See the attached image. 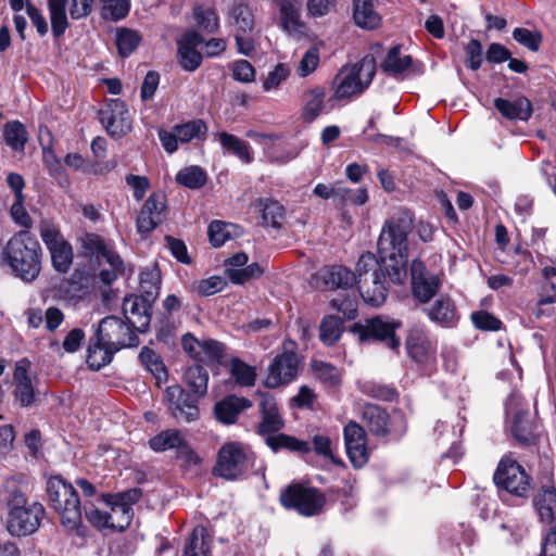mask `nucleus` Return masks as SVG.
<instances>
[{
  "label": "nucleus",
  "instance_id": "23",
  "mask_svg": "<svg viewBox=\"0 0 556 556\" xmlns=\"http://www.w3.org/2000/svg\"><path fill=\"white\" fill-rule=\"evenodd\" d=\"M260 410L262 420L257 427V433L266 439L267 435H276L285 426L276 401L273 396L264 394L261 397Z\"/></svg>",
  "mask_w": 556,
  "mask_h": 556
},
{
  "label": "nucleus",
  "instance_id": "40",
  "mask_svg": "<svg viewBox=\"0 0 556 556\" xmlns=\"http://www.w3.org/2000/svg\"><path fill=\"white\" fill-rule=\"evenodd\" d=\"M115 352L114 349L98 340L96 336V342L88 348L87 363L90 368L99 370L112 361Z\"/></svg>",
  "mask_w": 556,
  "mask_h": 556
},
{
  "label": "nucleus",
  "instance_id": "52",
  "mask_svg": "<svg viewBox=\"0 0 556 556\" xmlns=\"http://www.w3.org/2000/svg\"><path fill=\"white\" fill-rule=\"evenodd\" d=\"M264 267L258 263H252L242 268H226V275L231 282L242 285L263 275Z\"/></svg>",
  "mask_w": 556,
  "mask_h": 556
},
{
  "label": "nucleus",
  "instance_id": "7",
  "mask_svg": "<svg viewBox=\"0 0 556 556\" xmlns=\"http://www.w3.org/2000/svg\"><path fill=\"white\" fill-rule=\"evenodd\" d=\"M45 514L39 503L26 505L22 494H15L8 517V531L14 536H25L34 533L40 526Z\"/></svg>",
  "mask_w": 556,
  "mask_h": 556
},
{
  "label": "nucleus",
  "instance_id": "62",
  "mask_svg": "<svg viewBox=\"0 0 556 556\" xmlns=\"http://www.w3.org/2000/svg\"><path fill=\"white\" fill-rule=\"evenodd\" d=\"M290 76V68L287 64L278 63L273 71H270L263 83V89L270 91L277 89L281 83L287 80Z\"/></svg>",
  "mask_w": 556,
  "mask_h": 556
},
{
  "label": "nucleus",
  "instance_id": "15",
  "mask_svg": "<svg viewBox=\"0 0 556 556\" xmlns=\"http://www.w3.org/2000/svg\"><path fill=\"white\" fill-rule=\"evenodd\" d=\"M31 363L28 358H21L15 363L13 370V395L22 407L36 404L38 391L30 375Z\"/></svg>",
  "mask_w": 556,
  "mask_h": 556
},
{
  "label": "nucleus",
  "instance_id": "1",
  "mask_svg": "<svg viewBox=\"0 0 556 556\" xmlns=\"http://www.w3.org/2000/svg\"><path fill=\"white\" fill-rule=\"evenodd\" d=\"M409 212H399L388 219L378 239V255L363 253L357 262L358 289L363 300L380 306L387 299L389 286L404 282L407 271V236L413 229Z\"/></svg>",
  "mask_w": 556,
  "mask_h": 556
},
{
  "label": "nucleus",
  "instance_id": "31",
  "mask_svg": "<svg viewBox=\"0 0 556 556\" xmlns=\"http://www.w3.org/2000/svg\"><path fill=\"white\" fill-rule=\"evenodd\" d=\"M251 406L252 403L248 399L230 395L215 405V415L223 424L231 425L242 410Z\"/></svg>",
  "mask_w": 556,
  "mask_h": 556
},
{
  "label": "nucleus",
  "instance_id": "63",
  "mask_svg": "<svg viewBox=\"0 0 556 556\" xmlns=\"http://www.w3.org/2000/svg\"><path fill=\"white\" fill-rule=\"evenodd\" d=\"M226 286V281L218 276H212L206 279L194 282L193 289L203 296L213 295L222 291Z\"/></svg>",
  "mask_w": 556,
  "mask_h": 556
},
{
  "label": "nucleus",
  "instance_id": "21",
  "mask_svg": "<svg viewBox=\"0 0 556 556\" xmlns=\"http://www.w3.org/2000/svg\"><path fill=\"white\" fill-rule=\"evenodd\" d=\"M166 399L173 416L185 422H191L199 416V408L190 395L178 384L166 389Z\"/></svg>",
  "mask_w": 556,
  "mask_h": 556
},
{
  "label": "nucleus",
  "instance_id": "34",
  "mask_svg": "<svg viewBox=\"0 0 556 556\" xmlns=\"http://www.w3.org/2000/svg\"><path fill=\"white\" fill-rule=\"evenodd\" d=\"M103 502L109 507L110 529L125 530L132 519V508L127 503H118L112 495L104 496Z\"/></svg>",
  "mask_w": 556,
  "mask_h": 556
},
{
  "label": "nucleus",
  "instance_id": "8",
  "mask_svg": "<svg viewBox=\"0 0 556 556\" xmlns=\"http://www.w3.org/2000/svg\"><path fill=\"white\" fill-rule=\"evenodd\" d=\"M296 344L292 340H286L282 344V352L274 358L268 366L264 384L275 389L293 381L299 372L300 358L295 352Z\"/></svg>",
  "mask_w": 556,
  "mask_h": 556
},
{
  "label": "nucleus",
  "instance_id": "25",
  "mask_svg": "<svg viewBox=\"0 0 556 556\" xmlns=\"http://www.w3.org/2000/svg\"><path fill=\"white\" fill-rule=\"evenodd\" d=\"M406 350L410 358L416 363H427L434 355V345L426 332L419 328L409 330L406 339Z\"/></svg>",
  "mask_w": 556,
  "mask_h": 556
},
{
  "label": "nucleus",
  "instance_id": "14",
  "mask_svg": "<svg viewBox=\"0 0 556 556\" xmlns=\"http://www.w3.org/2000/svg\"><path fill=\"white\" fill-rule=\"evenodd\" d=\"M506 414L511 418V432L521 444H532L535 441L534 425L530 420L528 405L517 394H511L506 403Z\"/></svg>",
  "mask_w": 556,
  "mask_h": 556
},
{
  "label": "nucleus",
  "instance_id": "60",
  "mask_svg": "<svg viewBox=\"0 0 556 556\" xmlns=\"http://www.w3.org/2000/svg\"><path fill=\"white\" fill-rule=\"evenodd\" d=\"M232 78L239 83L248 84L255 79V68L247 60H238L230 64Z\"/></svg>",
  "mask_w": 556,
  "mask_h": 556
},
{
  "label": "nucleus",
  "instance_id": "26",
  "mask_svg": "<svg viewBox=\"0 0 556 556\" xmlns=\"http://www.w3.org/2000/svg\"><path fill=\"white\" fill-rule=\"evenodd\" d=\"M326 112V89L323 86H315L305 90L301 111L302 119L312 123Z\"/></svg>",
  "mask_w": 556,
  "mask_h": 556
},
{
  "label": "nucleus",
  "instance_id": "24",
  "mask_svg": "<svg viewBox=\"0 0 556 556\" xmlns=\"http://www.w3.org/2000/svg\"><path fill=\"white\" fill-rule=\"evenodd\" d=\"M202 42V36L195 31H187L182 38L177 41L179 62L184 70L193 72L201 65L202 55L197 50V47Z\"/></svg>",
  "mask_w": 556,
  "mask_h": 556
},
{
  "label": "nucleus",
  "instance_id": "9",
  "mask_svg": "<svg viewBox=\"0 0 556 556\" xmlns=\"http://www.w3.org/2000/svg\"><path fill=\"white\" fill-rule=\"evenodd\" d=\"M94 1L96 0H48L53 36L55 38L61 37L70 26L66 10H68L73 20H79L91 13ZM100 1L106 2L108 0Z\"/></svg>",
  "mask_w": 556,
  "mask_h": 556
},
{
  "label": "nucleus",
  "instance_id": "11",
  "mask_svg": "<svg viewBox=\"0 0 556 556\" xmlns=\"http://www.w3.org/2000/svg\"><path fill=\"white\" fill-rule=\"evenodd\" d=\"M252 460V453L238 442L224 444L218 453L215 473L228 480L242 476Z\"/></svg>",
  "mask_w": 556,
  "mask_h": 556
},
{
  "label": "nucleus",
  "instance_id": "61",
  "mask_svg": "<svg viewBox=\"0 0 556 556\" xmlns=\"http://www.w3.org/2000/svg\"><path fill=\"white\" fill-rule=\"evenodd\" d=\"M312 369L314 374L325 382L337 384L340 381L339 369L328 363L321 361H313Z\"/></svg>",
  "mask_w": 556,
  "mask_h": 556
},
{
  "label": "nucleus",
  "instance_id": "3",
  "mask_svg": "<svg viewBox=\"0 0 556 556\" xmlns=\"http://www.w3.org/2000/svg\"><path fill=\"white\" fill-rule=\"evenodd\" d=\"M376 68V59L371 54L343 66L331 80L329 102L350 100L363 93L371 84Z\"/></svg>",
  "mask_w": 556,
  "mask_h": 556
},
{
  "label": "nucleus",
  "instance_id": "20",
  "mask_svg": "<svg viewBox=\"0 0 556 556\" xmlns=\"http://www.w3.org/2000/svg\"><path fill=\"white\" fill-rule=\"evenodd\" d=\"M154 301L143 296L130 294L124 299L123 312L127 323L136 330L144 332L151 320L150 309Z\"/></svg>",
  "mask_w": 556,
  "mask_h": 556
},
{
  "label": "nucleus",
  "instance_id": "53",
  "mask_svg": "<svg viewBox=\"0 0 556 556\" xmlns=\"http://www.w3.org/2000/svg\"><path fill=\"white\" fill-rule=\"evenodd\" d=\"M230 372L236 382L244 387L253 386L256 379L255 368L238 358L231 361Z\"/></svg>",
  "mask_w": 556,
  "mask_h": 556
},
{
  "label": "nucleus",
  "instance_id": "57",
  "mask_svg": "<svg viewBox=\"0 0 556 556\" xmlns=\"http://www.w3.org/2000/svg\"><path fill=\"white\" fill-rule=\"evenodd\" d=\"M39 233L48 250L66 241L59 227L48 220H42L39 224Z\"/></svg>",
  "mask_w": 556,
  "mask_h": 556
},
{
  "label": "nucleus",
  "instance_id": "10",
  "mask_svg": "<svg viewBox=\"0 0 556 556\" xmlns=\"http://www.w3.org/2000/svg\"><path fill=\"white\" fill-rule=\"evenodd\" d=\"M286 508L294 509L303 516H314L321 511L325 496L315 488L300 483L289 485L280 495Z\"/></svg>",
  "mask_w": 556,
  "mask_h": 556
},
{
  "label": "nucleus",
  "instance_id": "51",
  "mask_svg": "<svg viewBox=\"0 0 556 556\" xmlns=\"http://www.w3.org/2000/svg\"><path fill=\"white\" fill-rule=\"evenodd\" d=\"M367 201L368 192L365 188L350 189L346 187L337 186L336 202L339 205H363Z\"/></svg>",
  "mask_w": 556,
  "mask_h": 556
},
{
  "label": "nucleus",
  "instance_id": "41",
  "mask_svg": "<svg viewBox=\"0 0 556 556\" xmlns=\"http://www.w3.org/2000/svg\"><path fill=\"white\" fill-rule=\"evenodd\" d=\"M174 127L176 136L181 143H187L194 139L204 140L207 132V126L202 119H192Z\"/></svg>",
  "mask_w": 556,
  "mask_h": 556
},
{
  "label": "nucleus",
  "instance_id": "13",
  "mask_svg": "<svg viewBox=\"0 0 556 556\" xmlns=\"http://www.w3.org/2000/svg\"><path fill=\"white\" fill-rule=\"evenodd\" d=\"M497 486L517 496H527L530 490V478L523 467L510 457L503 458L494 473Z\"/></svg>",
  "mask_w": 556,
  "mask_h": 556
},
{
  "label": "nucleus",
  "instance_id": "5",
  "mask_svg": "<svg viewBox=\"0 0 556 556\" xmlns=\"http://www.w3.org/2000/svg\"><path fill=\"white\" fill-rule=\"evenodd\" d=\"M229 24L232 27L238 52L251 55L255 48L256 20L252 8L244 1H236L228 11Z\"/></svg>",
  "mask_w": 556,
  "mask_h": 556
},
{
  "label": "nucleus",
  "instance_id": "36",
  "mask_svg": "<svg viewBox=\"0 0 556 556\" xmlns=\"http://www.w3.org/2000/svg\"><path fill=\"white\" fill-rule=\"evenodd\" d=\"M212 540L203 527H197L191 532L182 556H211Z\"/></svg>",
  "mask_w": 556,
  "mask_h": 556
},
{
  "label": "nucleus",
  "instance_id": "43",
  "mask_svg": "<svg viewBox=\"0 0 556 556\" xmlns=\"http://www.w3.org/2000/svg\"><path fill=\"white\" fill-rule=\"evenodd\" d=\"M184 380L197 396L206 394L208 374L202 366L193 365L188 367Z\"/></svg>",
  "mask_w": 556,
  "mask_h": 556
},
{
  "label": "nucleus",
  "instance_id": "18",
  "mask_svg": "<svg viewBox=\"0 0 556 556\" xmlns=\"http://www.w3.org/2000/svg\"><path fill=\"white\" fill-rule=\"evenodd\" d=\"M348 456L354 467L361 468L368 462L367 437L364 427L351 420L343 430Z\"/></svg>",
  "mask_w": 556,
  "mask_h": 556
},
{
  "label": "nucleus",
  "instance_id": "38",
  "mask_svg": "<svg viewBox=\"0 0 556 556\" xmlns=\"http://www.w3.org/2000/svg\"><path fill=\"white\" fill-rule=\"evenodd\" d=\"M266 445L275 453L281 450H288L290 452L307 453L309 452V443L301 441L294 437L277 433L276 435H267L265 439Z\"/></svg>",
  "mask_w": 556,
  "mask_h": 556
},
{
  "label": "nucleus",
  "instance_id": "42",
  "mask_svg": "<svg viewBox=\"0 0 556 556\" xmlns=\"http://www.w3.org/2000/svg\"><path fill=\"white\" fill-rule=\"evenodd\" d=\"M184 435L179 430H165L149 440V446L154 452H165L167 450H177Z\"/></svg>",
  "mask_w": 556,
  "mask_h": 556
},
{
  "label": "nucleus",
  "instance_id": "4",
  "mask_svg": "<svg viewBox=\"0 0 556 556\" xmlns=\"http://www.w3.org/2000/svg\"><path fill=\"white\" fill-rule=\"evenodd\" d=\"M51 506L60 514L62 523L76 528L81 520V508L75 489L61 478H52L47 485Z\"/></svg>",
  "mask_w": 556,
  "mask_h": 556
},
{
  "label": "nucleus",
  "instance_id": "28",
  "mask_svg": "<svg viewBox=\"0 0 556 556\" xmlns=\"http://www.w3.org/2000/svg\"><path fill=\"white\" fill-rule=\"evenodd\" d=\"M496 110L507 119L528 121L532 115L531 102L525 97L513 100L497 98L494 100Z\"/></svg>",
  "mask_w": 556,
  "mask_h": 556
},
{
  "label": "nucleus",
  "instance_id": "16",
  "mask_svg": "<svg viewBox=\"0 0 556 556\" xmlns=\"http://www.w3.org/2000/svg\"><path fill=\"white\" fill-rule=\"evenodd\" d=\"M79 253L89 258L105 260L109 265L119 266L121 256L111 241L93 232H84L77 238Z\"/></svg>",
  "mask_w": 556,
  "mask_h": 556
},
{
  "label": "nucleus",
  "instance_id": "49",
  "mask_svg": "<svg viewBox=\"0 0 556 556\" xmlns=\"http://www.w3.org/2000/svg\"><path fill=\"white\" fill-rule=\"evenodd\" d=\"M263 223L267 226L279 227L285 215L283 206L275 200H260Z\"/></svg>",
  "mask_w": 556,
  "mask_h": 556
},
{
  "label": "nucleus",
  "instance_id": "64",
  "mask_svg": "<svg viewBox=\"0 0 556 556\" xmlns=\"http://www.w3.org/2000/svg\"><path fill=\"white\" fill-rule=\"evenodd\" d=\"M471 320L476 328L481 330L495 331L502 326L500 319L484 311L473 312L471 314Z\"/></svg>",
  "mask_w": 556,
  "mask_h": 556
},
{
  "label": "nucleus",
  "instance_id": "46",
  "mask_svg": "<svg viewBox=\"0 0 556 556\" xmlns=\"http://www.w3.org/2000/svg\"><path fill=\"white\" fill-rule=\"evenodd\" d=\"M139 358L142 365L149 370L159 381L166 380L167 371L161 357L152 349L142 348Z\"/></svg>",
  "mask_w": 556,
  "mask_h": 556
},
{
  "label": "nucleus",
  "instance_id": "48",
  "mask_svg": "<svg viewBox=\"0 0 556 556\" xmlns=\"http://www.w3.org/2000/svg\"><path fill=\"white\" fill-rule=\"evenodd\" d=\"M176 181L184 187L199 189L205 184L206 174L200 166H187L177 173Z\"/></svg>",
  "mask_w": 556,
  "mask_h": 556
},
{
  "label": "nucleus",
  "instance_id": "17",
  "mask_svg": "<svg viewBox=\"0 0 556 556\" xmlns=\"http://www.w3.org/2000/svg\"><path fill=\"white\" fill-rule=\"evenodd\" d=\"M99 118L106 131L113 137H122L131 129V118L128 109L119 99L110 100L99 111Z\"/></svg>",
  "mask_w": 556,
  "mask_h": 556
},
{
  "label": "nucleus",
  "instance_id": "33",
  "mask_svg": "<svg viewBox=\"0 0 556 556\" xmlns=\"http://www.w3.org/2000/svg\"><path fill=\"white\" fill-rule=\"evenodd\" d=\"M429 318L443 327H453L458 320L455 305L448 296H440L427 309Z\"/></svg>",
  "mask_w": 556,
  "mask_h": 556
},
{
  "label": "nucleus",
  "instance_id": "22",
  "mask_svg": "<svg viewBox=\"0 0 556 556\" xmlns=\"http://www.w3.org/2000/svg\"><path fill=\"white\" fill-rule=\"evenodd\" d=\"M412 287L414 295L420 302H428L438 291L440 282L437 276L427 273L419 260H414L410 265Z\"/></svg>",
  "mask_w": 556,
  "mask_h": 556
},
{
  "label": "nucleus",
  "instance_id": "35",
  "mask_svg": "<svg viewBox=\"0 0 556 556\" xmlns=\"http://www.w3.org/2000/svg\"><path fill=\"white\" fill-rule=\"evenodd\" d=\"M412 65L410 55L403 54L401 48L395 46L388 51L380 66L384 73L397 77L407 73Z\"/></svg>",
  "mask_w": 556,
  "mask_h": 556
},
{
  "label": "nucleus",
  "instance_id": "6",
  "mask_svg": "<svg viewBox=\"0 0 556 556\" xmlns=\"http://www.w3.org/2000/svg\"><path fill=\"white\" fill-rule=\"evenodd\" d=\"M361 420L367 431L376 438L401 437L406 431L404 417L396 413L390 415L375 404H365L361 410Z\"/></svg>",
  "mask_w": 556,
  "mask_h": 556
},
{
  "label": "nucleus",
  "instance_id": "54",
  "mask_svg": "<svg viewBox=\"0 0 556 556\" xmlns=\"http://www.w3.org/2000/svg\"><path fill=\"white\" fill-rule=\"evenodd\" d=\"M342 333V323L334 316H327L323 319L320 325V340L327 344L332 345L336 343Z\"/></svg>",
  "mask_w": 556,
  "mask_h": 556
},
{
  "label": "nucleus",
  "instance_id": "12",
  "mask_svg": "<svg viewBox=\"0 0 556 556\" xmlns=\"http://www.w3.org/2000/svg\"><path fill=\"white\" fill-rule=\"evenodd\" d=\"M97 337L98 340H101L116 352L122 348L136 346L138 344L135 329L128 323H124L115 316H108L100 321Z\"/></svg>",
  "mask_w": 556,
  "mask_h": 556
},
{
  "label": "nucleus",
  "instance_id": "47",
  "mask_svg": "<svg viewBox=\"0 0 556 556\" xmlns=\"http://www.w3.org/2000/svg\"><path fill=\"white\" fill-rule=\"evenodd\" d=\"M54 269L61 274L70 270L73 263V248L65 241L49 250Z\"/></svg>",
  "mask_w": 556,
  "mask_h": 556
},
{
  "label": "nucleus",
  "instance_id": "56",
  "mask_svg": "<svg viewBox=\"0 0 556 556\" xmlns=\"http://www.w3.org/2000/svg\"><path fill=\"white\" fill-rule=\"evenodd\" d=\"M194 20L205 31L214 33L218 28V17L212 8L198 5L193 10Z\"/></svg>",
  "mask_w": 556,
  "mask_h": 556
},
{
  "label": "nucleus",
  "instance_id": "44",
  "mask_svg": "<svg viewBox=\"0 0 556 556\" xmlns=\"http://www.w3.org/2000/svg\"><path fill=\"white\" fill-rule=\"evenodd\" d=\"M141 36L138 31L129 28L116 30L115 42L122 58L129 56L139 46Z\"/></svg>",
  "mask_w": 556,
  "mask_h": 556
},
{
  "label": "nucleus",
  "instance_id": "59",
  "mask_svg": "<svg viewBox=\"0 0 556 556\" xmlns=\"http://www.w3.org/2000/svg\"><path fill=\"white\" fill-rule=\"evenodd\" d=\"M319 64V51L317 48H309L299 62L296 74L304 78L316 71Z\"/></svg>",
  "mask_w": 556,
  "mask_h": 556
},
{
  "label": "nucleus",
  "instance_id": "45",
  "mask_svg": "<svg viewBox=\"0 0 556 556\" xmlns=\"http://www.w3.org/2000/svg\"><path fill=\"white\" fill-rule=\"evenodd\" d=\"M5 143L14 151H23L27 141V131L24 125L17 121L9 122L3 129Z\"/></svg>",
  "mask_w": 556,
  "mask_h": 556
},
{
  "label": "nucleus",
  "instance_id": "29",
  "mask_svg": "<svg viewBox=\"0 0 556 556\" xmlns=\"http://www.w3.org/2000/svg\"><path fill=\"white\" fill-rule=\"evenodd\" d=\"M278 8L281 28L289 33H299L302 28L300 21L301 4L298 0H271Z\"/></svg>",
  "mask_w": 556,
  "mask_h": 556
},
{
  "label": "nucleus",
  "instance_id": "58",
  "mask_svg": "<svg viewBox=\"0 0 556 556\" xmlns=\"http://www.w3.org/2000/svg\"><path fill=\"white\" fill-rule=\"evenodd\" d=\"M513 38L531 51H538L542 42L541 33L521 27L514 29Z\"/></svg>",
  "mask_w": 556,
  "mask_h": 556
},
{
  "label": "nucleus",
  "instance_id": "55",
  "mask_svg": "<svg viewBox=\"0 0 556 556\" xmlns=\"http://www.w3.org/2000/svg\"><path fill=\"white\" fill-rule=\"evenodd\" d=\"M331 307L348 319H354L357 315V302L355 295L339 293L331 300Z\"/></svg>",
  "mask_w": 556,
  "mask_h": 556
},
{
  "label": "nucleus",
  "instance_id": "30",
  "mask_svg": "<svg viewBox=\"0 0 556 556\" xmlns=\"http://www.w3.org/2000/svg\"><path fill=\"white\" fill-rule=\"evenodd\" d=\"M533 503L540 520L556 529V489L543 486Z\"/></svg>",
  "mask_w": 556,
  "mask_h": 556
},
{
  "label": "nucleus",
  "instance_id": "37",
  "mask_svg": "<svg viewBox=\"0 0 556 556\" xmlns=\"http://www.w3.org/2000/svg\"><path fill=\"white\" fill-rule=\"evenodd\" d=\"M208 238L213 247H222L227 240L238 238L242 233V228L238 225L213 220L208 225Z\"/></svg>",
  "mask_w": 556,
  "mask_h": 556
},
{
  "label": "nucleus",
  "instance_id": "50",
  "mask_svg": "<svg viewBox=\"0 0 556 556\" xmlns=\"http://www.w3.org/2000/svg\"><path fill=\"white\" fill-rule=\"evenodd\" d=\"M141 295L154 301L161 287V274L159 269H147L140 274L139 278Z\"/></svg>",
  "mask_w": 556,
  "mask_h": 556
},
{
  "label": "nucleus",
  "instance_id": "27",
  "mask_svg": "<svg viewBox=\"0 0 556 556\" xmlns=\"http://www.w3.org/2000/svg\"><path fill=\"white\" fill-rule=\"evenodd\" d=\"M317 278L328 289H346L356 281V275L342 265H331L321 268L317 274Z\"/></svg>",
  "mask_w": 556,
  "mask_h": 556
},
{
  "label": "nucleus",
  "instance_id": "39",
  "mask_svg": "<svg viewBox=\"0 0 556 556\" xmlns=\"http://www.w3.org/2000/svg\"><path fill=\"white\" fill-rule=\"evenodd\" d=\"M218 139L226 151L238 156L243 163L252 162L253 156L249 143L225 131L218 134Z\"/></svg>",
  "mask_w": 556,
  "mask_h": 556
},
{
  "label": "nucleus",
  "instance_id": "32",
  "mask_svg": "<svg viewBox=\"0 0 556 556\" xmlns=\"http://www.w3.org/2000/svg\"><path fill=\"white\" fill-rule=\"evenodd\" d=\"M353 20L364 29H375L381 23V16L375 8L374 0H353Z\"/></svg>",
  "mask_w": 556,
  "mask_h": 556
},
{
  "label": "nucleus",
  "instance_id": "19",
  "mask_svg": "<svg viewBox=\"0 0 556 556\" xmlns=\"http://www.w3.org/2000/svg\"><path fill=\"white\" fill-rule=\"evenodd\" d=\"M399 327L400 323L387 317L377 316L365 320L361 326V337L363 339L384 341L389 349L396 350L400 346V339L395 336V330Z\"/></svg>",
  "mask_w": 556,
  "mask_h": 556
},
{
  "label": "nucleus",
  "instance_id": "2",
  "mask_svg": "<svg viewBox=\"0 0 556 556\" xmlns=\"http://www.w3.org/2000/svg\"><path fill=\"white\" fill-rule=\"evenodd\" d=\"M1 255L13 274L23 281L31 282L39 276L42 249L36 237L28 230H21L11 237Z\"/></svg>",
  "mask_w": 556,
  "mask_h": 556
}]
</instances>
